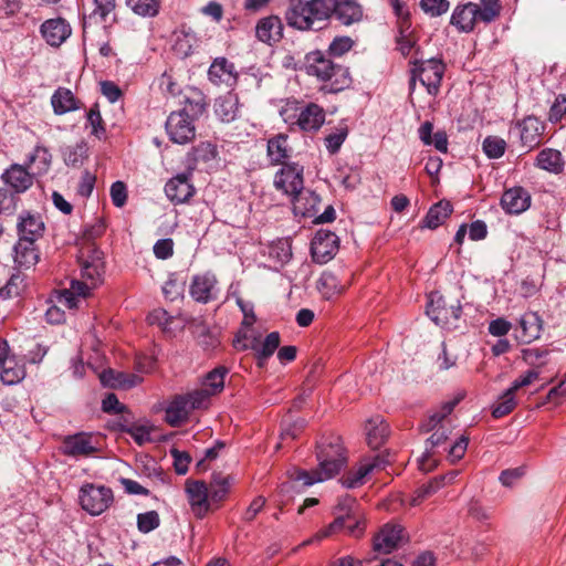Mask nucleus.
<instances>
[{"label": "nucleus", "instance_id": "obj_1", "mask_svg": "<svg viewBox=\"0 0 566 566\" xmlns=\"http://www.w3.org/2000/svg\"><path fill=\"white\" fill-rule=\"evenodd\" d=\"M317 468L311 471L293 468L287 475L293 482H301L303 486L327 481L336 476L346 463L344 448L339 438L317 447Z\"/></svg>", "mask_w": 566, "mask_h": 566}, {"label": "nucleus", "instance_id": "obj_2", "mask_svg": "<svg viewBox=\"0 0 566 566\" xmlns=\"http://www.w3.org/2000/svg\"><path fill=\"white\" fill-rule=\"evenodd\" d=\"M336 0L298 1L286 11L289 25L298 30H321L332 13H335Z\"/></svg>", "mask_w": 566, "mask_h": 566}, {"label": "nucleus", "instance_id": "obj_3", "mask_svg": "<svg viewBox=\"0 0 566 566\" xmlns=\"http://www.w3.org/2000/svg\"><path fill=\"white\" fill-rule=\"evenodd\" d=\"M305 67L308 75L326 83L325 88L328 92H340L352 83L348 69L333 62L329 56L319 51L306 55Z\"/></svg>", "mask_w": 566, "mask_h": 566}, {"label": "nucleus", "instance_id": "obj_4", "mask_svg": "<svg viewBox=\"0 0 566 566\" xmlns=\"http://www.w3.org/2000/svg\"><path fill=\"white\" fill-rule=\"evenodd\" d=\"M206 109L203 98L187 99L182 109L172 112L166 120V132L175 144L185 145L196 137L195 120Z\"/></svg>", "mask_w": 566, "mask_h": 566}, {"label": "nucleus", "instance_id": "obj_5", "mask_svg": "<svg viewBox=\"0 0 566 566\" xmlns=\"http://www.w3.org/2000/svg\"><path fill=\"white\" fill-rule=\"evenodd\" d=\"M462 398L463 395L460 394L454 399L443 402L439 409L429 415L427 421L423 423V429L426 431H433V433L426 441V450L420 461L421 469H430V465L427 464V462L433 455V449L442 446L447 441L449 430L444 427L443 421L453 411L454 407Z\"/></svg>", "mask_w": 566, "mask_h": 566}, {"label": "nucleus", "instance_id": "obj_6", "mask_svg": "<svg viewBox=\"0 0 566 566\" xmlns=\"http://www.w3.org/2000/svg\"><path fill=\"white\" fill-rule=\"evenodd\" d=\"M411 77L409 83L410 95L416 88V81L419 80L426 87L428 94L436 96L439 93L446 66L441 60L428 59L423 61H413Z\"/></svg>", "mask_w": 566, "mask_h": 566}, {"label": "nucleus", "instance_id": "obj_7", "mask_svg": "<svg viewBox=\"0 0 566 566\" xmlns=\"http://www.w3.org/2000/svg\"><path fill=\"white\" fill-rule=\"evenodd\" d=\"M280 114L286 124L297 125L304 132L317 130L325 120L324 109L313 103L298 108L296 102H289Z\"/></svg>", "mask_w": 566, "mask_h": 566}, {"label": "nucleus", "instance_id": "obj_8", "mask_svg": "<svg viewBox=\"0 0 566 566\" xmlns=\"http://www.w3.org/2000/svg\"><path fill=\"white\" fill-rule=\"evenodd\" d=\"M280 334L277 332L270 333L262 343H259L254 332L239 331L233 339V346L238 350L252 349L255 352L259 367H263L266 360L274 354L280 346Z\"/></svg>", "mask_w": 566, "mask_h": 566}, {"label": "nucleus", "instance_id": "obj_9", "mask_svg": "<svg viewBox=\"0 0 566 566\" xmlns=\"http://www.w3.org/2000/svg\"><path fill=\"white\" fill-rule=\"evenodd\" d=\"M78 499L83 510L91 515H99L112 504L113 492L107 486L86 483L80 489Z\"/></svg>", "mask_w": 566, "mask_h": 566}, {"label": "nucleus", "instance_id": "obj_10", "mask_svg": "<svg viewBox=\"0 0 566 566\" xmlns=\"http://www.w3.org/2000/svg\"><path fill=\"white\" fill-rule=\"evenodd\" d=\"M81 272L84 282L88 284V292L96 287L101 282L104 273L103 252L94 244H88L81 252Z\"/></svg>", "mask_w": 566, "mask_h": 566}, {"label": "nucleus", "instance_id": "obj_11", "mask_svg": "<svg viewBox=\"0 0 566 566\" xmlns=\"http://www.w3.org/2000/svg\"><path fill=\"white\" fill-rule=\"evenodd\" d=\"M185 491L193 515L197 518H203L214 505L206 482L187 481Z\"/></svg>", "mask_w": 566, "mask_h": 566}, {"label": "nucleus", "instance_id": "obj_12", "mask_svg": "<svg viewBox=\"0 0 566 566\" xmlns=\"http://www.w3.org/2000/svg\"><path fill=\"white\" fill-rule=\"evenodd\" d=\"M274 186L291 198L297 195L304 188L303 167L298 164L284 165L275 174Z\"/></svg>", "mask_w": 566, "mask_h": 566}, {"label": "nucleus", "instance_id": "obj_13", "mask_svg": "<svg viewBox=\"0 0 566 566\" xmlns=\"http://www.w3.org/2000/svg\"><path fill=\"white\" fill-rule=\"evenodd\" d=\"M338 251V238L328 230H318L311 243L312 258L316 263L325 264Z\"/></svg>", "mask_w": 566, "mask_h": 566}, {"label": "nucleus", "instance_id": "obj_14", "mask_svg": "<svg viewBox=\"0 0 566 566\" xmlns=\"http://www.w3.org/2000/svg\"><path fill=\"white\" fill-rule=\"evenodd\" d=\"M98 450V441L92 434L80 432L64 438L62 452L73 458L91 457Z\"/></svg>", "mask_w": 566, "mask_h": 566}, {"label": "nucleus", "instance_id": "obj_15", "mask_svg": "<svg viewBox=\"0 0 566 566\" xmlns=\"http://www.w3.org/2000/svg\"><path fill=\"white\" fill-rule=\"evenodd\" d=\"M238 71L227 57H216L208 70V80L216 86L232 88L238 82Z\"/></svg>", "mask_w": 566, "mask_h": 566}, {"label": "nucleus", "instance_id": "obj_16", "mask_svg": "<svg viewBox=\"0 0 566 566\" xmlns=\"http://www.w3.org/2000/svg\"><path fill=\"white\" fill-rule=\"evenodd\" d=\"M28 168L27 165L12 164L1 174L2 182L18 196L28 191L34 182Z\"/></svg>", "mask_w": 566, "mask_h": 566}, {"label": "nucleus", "instance_id": "obj_17", "mask_svg": "<svg viewBox=\"0 0 566 566\" xmlns=\"http://www.w3.org/2000/svg\"><path fill=\"white\" fill-rule=\"evenodd\" d=\"M218 293V281L213 273L207 272L193 276L190 285V295L195 301L208 303L217 298Z\"/></svg>", "mask_w": 566, "mask_h": 566}, {"label": "nucleus", "instance_id": "obj_18", "mask_svg": "<svg viewBox=\"0 0 566 566\" xmlns=\"http://www.w3.org/2000/svg\"><path fill=\"white\" fill-rule=\"evenodd\" d=\"M41 34L51 46H60L71 35L72 29L62 18L49 19L41 24Z\"/></svg>", "mask_w": 566, "mask_h": 566}, {"label": "nucleus", "instance_id": "obj_19", "mask_svg": "<svg viewBox=\"0 0 566 566\" xmlns=\"http://www.w3.org/2000/svg\"><path fill=\"white\" fill-rule=\"evenodd\" d=\"M167 198L176 203H184L195 193V187L190 182L187 175L181 174L168 180L165 186Z\"/></svg>", "mask_w": 566, "mask_h": 566}, {"label": "nucleus", "instance_id": "obj_20", "mask_svg": "<svg viewBox=\"0 0 566 566\" xmlns=\"http://www.w3.org/2000/svg\"><path fill=\"white\" fill-rule=\"evenodd\" d=\"M522 145L528 150L538 146L544 132V124L535 116H527L517 124Z\"/></svg>", "mask_w": 566, "mask_h": 566}, {"label": "nucleus", "instance_id": "obj_21", "mask_svg": "<svg viewBox=\"0 0 566 566\" xmlns=\"http://www.w3.org/2000/svg\"><path fill=\"white\" fill-rule=\"evenodd\" d=\"M402 538V528L399 525L386 524L374 537V549L388 554L392 552Z\"/></svg>", "mask_w": 566, "mask_h": 566}, {"label": "nucleus", "instance_id": "obj_22", "mask_svg": "<svg viewBox=\"0 0 566 566\" xmlns=\"http://www.w3.org/2000/svg\"><path fill=\"white\" fill-rule=\"evenodd\" d=\"M542 332V319L535 312L524 313L516 328V338L523 344H530L539 338Z\"/></svg>", "mask_w": 566, "mask_h": 566}, {"label": "nucleus", "instance_id": "obj_23", "mask_svg": "<svg viewBox=\"0 0 566 566\" xmlns=\"http://www.w3.org/2000/svg\"><path fill=\"white\" fill-rule=\"evenodd\" d=\"M101 382L111 388L115 389H130L143 381V377L124 371H115L114 369H106L99 374Z\"/></svg>", "mask_w": 566, "mask_h": 566}, {"label": "nucleus", "instance_id": "obj_24", "mask_svg": "<svg viewBox=\"0 0 566 566\" xmlns=\"http://www.w3.org/2000/svg\"><path fill=\"white\" fill-rule=\"evenodd\" d=\"M388 463L382 455H376L373 459L364 460L358 469L350 472L344 480L343 485L347 489H354L364 483L365 478L375 469H381Z\"/></svg>", "mask_w": 566, "mask_h": 566}, {"label": "nucleus", "instance_id": "obj_25", "mask_svg": "<svg viewBox=\"0 0 566 566\" xmlns=\"http://www.w3.org/2000/svg\"><path fill=\"white\" fill-rule=\"evenodd\" d=\"M530 203L531 197L528 192L521 187L506 190L501 198L502 208L513 214L524 212L530 207Z\"/></svg>", "mask_w": 566, "mask_h": 566}, {"label": "nucleus", "instance_id": "obj_26", "mask_svg": "<svg viewBox=\"0 0 566 566\" xmlns=\"http://www.w3.org/2000/svg\"><path fill=\"white\" fill-rule=\"evenodd\" d=\"M192 408L185 395L176 396L167 406L165 419L171 427H179L188 420Z\"/></svg>", "mask_w": 566, "mask_h": 566}, {"label": "nucleus", "instance_id": "obj_27", "mask_svg": "<svg viewBox=\"0 0 566 566\" xmlns=\"http://www.w3.org/2000/svg\"><path fill=\"white\" fill-rule=\"evenodd\" d=\"M478 12L479 6L475 3L470 2L458 6L451 15V24L461 32H470L473 30L476 20H479Z\"/></svg>", "mask_w": 566, "mask_h": 566}, {"label": "nucleus", "instance_id": "obj_28", "mask_svg": "<svg viewBox=\"0 0 566 566\" xmlns=\"http://www.w3.org/2000/svg\"><path fill=\"white\" fill-rule=\"evenodd\" d=\"M44 231V222L40 216L31 214L25 212L20 216L18 223V232L20 240H30L35 242L42 237Z\"/></svg>", "mask_w": 566, "mask_h": 566}, {"label": "nucleus", "instance_id": "obj_29", "mask_svg": "<svg viewBox=\"0 0 566 566\" xmlns=\"http://www.w3.org/2000/svg\"><path fill=\"white\" fill-rule=\"evenodd\" d=\"M51 105L56 115H64L81 108V102L75 98L71 90L65 87H59L54 91L51 96Z\"/></svg>", "mask_w": 566, "mask_h": 566}, {"label": "nucleus", "instance_id": "obj_30", "mask_svg": "<svg viewBox=\"0 0 566 566\" xmlns=\"http://www.w3.org/2000/svg\"><path fill=\"white\" fill-rule=\"evenodd\" d=\"M335 516L345 515V520L350 523H355V526H348V534L358 536L361 532L360 521L356 514V500L349 495L343 496L338 500L337 505L334 509Z\"/></svg>", "mask_w": 566, "mask_h": 566}, {"label": "nucleus", "instance_id": "obj_31", "mask_svg": "<svg viewBox=\"0 0 566 566\" xmlns=\"http://www.w3.org/2000/svg\"><path fill=\"white\" fill-rule=\"evenodd\" d=\"M214 113L223 123H231L239 116V99L237 95L228 93L214 102Z\"/></svg>", "mask_w": 566, "mask_h": 566}, {"label": "nucleus", "instance_id": "obj_32", "mask_svg": "<svg viewBox=\"0 0 566 566\" xmlns=\"http://www.w3.org/2000/svg\"><path fill=\"white\" fill-rule=\"evenodd\" d=\"M367 443L371 449H378L388 437L387 423L380 416L370 418L365 426Z\"/></svg>", "mask_w": 566, "mask_h": 566}, {"label": "nucleus", "instance_id": "obj_33", "mask_svg": "<svg viewBox=\"0 0 566 566\" xmlns=\"http://www.w3.org/2000/svg\"><path fill=\"white\" fill-rule=\"evenodd\" d=\"M291 199L295 213L302 214L304 217L315 216L317 212V207L321 202L319 197L315 192L304 189L297 195H294Z\"/></svg>", "mask_w": 566, "mask_h": 566}, {"label": "nucleus", "instance_id": "obj_34", "mask_svg": "<svg viewBox=\"0 0 566 566\" xmlns=\"http://www.w3.org/2000/svg\"><path fill=\"white\" fill-rule=\"evenodd\" d=\"M39 261V253L34 242L30 240H20L14 245V263L19 268L30 269Z\"/></svg>", "mask_w": 566, "mask_h": 566}, {"label": "nucleus", "instance_id": "obj_35", "mask_svg": "<svg viewBox=\"0 0 566 566\" xmlns=\"http://www.w3.org/2000/svg\"><path fill=\"white\" fill-rule=\"evenodd\" d=\"M564 159L560 151L553 148L541 150L536 157L535 166L542 170L558 175L564 170Z\"/></svg>", "mask_w": 566, "mask_h": 566}, {"label": "nucleus", "instance_id": "obj_36", "mask_svg": "<svg viewBox=\"0 0 566 566\" xmlns=\"http://www.w3.org/2000/svg\"><path fill=\"white\" fill-rule=\"evenodd\" d=\"M256 38L265 43L276 42L282 36V23L276 17L262 19L255 29Z\"/></svg>", "mask_w": 566, "mask_h": 566}, {"label": "nucleus", "instance_id": "obj_37", "mask_svg": "<svg viewBox=\"0 0 566 566\" xmlns=\"http://www.w3.org/2000/svg\"><path fill=\"white\" fill-rule=\"evenodd\" d=\"M453 208L447 200L433 205L426 214L423 226L429 229H437L451 214Z\"/></svg>", "mask_w": 566, "mask_h": 566}, {"label": "nucleus", "instance_id": "obj_38", "mask_svg": "<svg viewBox=\"0 0 566 566\" xmlns=\"http://www.w3.org/2000/svg\"><path fill=\"white\" fill-rule=\"evenodd\" d=\"M87 294H88V284L83 281L73 280L71 282V289L64 290L59 294L57 302L61 305L72 310L77 306L76 296L85 297Z\"/></svg>", "mask_w": 566, "mask_h": 566}, {"label": "nucleus", "instance_id": "obj_39", "mask_svg": "<svg viewBox=\"0 0 566 566\" xmlns=\"http://www.w3.org/2000/svg\"><path fill=\"white\" fill-rule=\"evenodd\" d=\"M335 14L342 23L349 25L360 20L363 11L360 6L353 0H336Z\"/></svg>", "mask_w": 566, "mask_h": 566}, {"label": "nucleus", "instance_id": "obj_40", "mask_svg": "<svg viewBox=\"0 0 566 566\" xmlns=\"http://www.w3.org/2000/svg\"><path fill=\"white\" fill-rule=\"evenodd\" d=\"M231 484L232 478L230 475H223L222 473L212 474L208 491L213 504H219L227 497Z\"/></svg>", "mask_w": 566, "mask_h": 566}, {"label": "nucleus", "instance_id": "obj_41", "mask_svg": "<svg viewBox=\"0 0 566 566\" xmlns=\"http://www.w3.org/2000/svg\"><path fill=\"white\" fill-rule=\"evenodd\" d=\"M268 156L272 164H283L289 158L287 136L279 134L268 142Z\"/></svg>", "mask_w": 566, "mask_h": 566}, {"label": "nucleus", "instance_id": "obj_42", "mask_svg": "<svg viewBox=\"0 0 566 566\" xmlns=\"http://www.w3.org/2000/svg\"><path fill=\"white\" fill-rule=\"evenodd\" d=\"M427 315L437 324L444 326L449 322V307L446 306L444 300L432 294L427 305Z\"/></svg>", "mask_w": 566, "mask_h": 566}, {"label": "nucleus", "instance_id": "obj_43", "mask_svg": "<svg viewBox=\"0 0 566 566\" xmlns=\"http://www.w3.org/2000/svg\"><path fill=\"white\" fill-rule=\"evenodd\" d=\"M52 156L49 150L43 146H35L32 154L29 155L27 160V167H35L38 174H45L51 165Z\"/></svg>", "mask_w": 566, "mask_h": 566}, {"label": "nucleus", "instance_id": "obj_44", "mask_svg": "<svg viewBox=\"0 0 566 566\" xmlns=\"http://www.w3.org/2000/svg\"><path fill=\"white\" fill-rule=\"evenodd\" d=\"M516 406V398H515V391L512 390L510 387L506 389L499 398L496 403L493 407L492 415L494 418H501L510 412L513 411V409Z\"/></svg>", "mask_w": 566, "mask_h": 566}, {"label": "nucleus", "instance_id": "obj_45", "mask_svg": "<svg viewBox=\"0 0 566 566\" xmlns=\"http://www.w3.org/2000/svg\"><path fill=\"white\" fill-rule=\"evenodd\" d=\"M269 255L280 264L287 263L292 258V247L289 239H280L269 248Z\"/></svg>", "mask_w": 566, "mask_h": 566}, {"label": "nucleus", "instance_id": "obj_46", "mask_svg": "<svg viewBox=\"0 0 566 566\" xmlns=\"http://www.w3.org/2000/svg\"><path fill=\"white\" fill-rule=\"evenodd\" d=\"M227 373L228 369L226 367L213 369L207 375L202 386L208 388L212 395L220 392L224 387V377Z\"/></svg>", "mask_w": 566, "mask_h": 566}, {"label": "nucleus", "instance_id": "obj_47", "mask_svg": "<svg viewBox=\"0 0 566 566\" xmlns=\"http://www.w3.org/2000/svg\"><path fill=\"white\" fill-rule=\"evenodd\" d=\"M127 6L138 15L155 17L159 10L157 0H126Z\"/></svg>", "mask_w": 566, "mask_h": 566}, {"label": "nucleus", "instance_id": "obj_48", "mask_svg": "<svg viewBox=\"0 0 566 566\" xmlns=\"http://www.w3.org/2000/svg\"><path fill=\"white\" fill-rule=\"evenodd\" d=\"M348 526H355V523H350L347 520H345V515H337L335 516V520L325 528L321 530L315 534L313 537V541H319L322 538H326L328 536H332L339 531L346 528L348 531ZM312 542V539H311ZM310 543V541L307 542Z\"/></svg>", "mask_w": 566, "mask_h": 566}, {"label": "nucleus", "instance_id": "obj_49", "mask_svg": "<svg viewBox=\"0 0 566 566\" xmlns=\"http://www.w3.org/2000/svg\"><path fill=\"white\" fill-rule=\"evenodd\" d=\"M86 145L84 143H77L74 146L65 147L63 150V158L67 166H78L83 163L86 157Z\"/></svg>", "mask_w": 566, "mask_h": 566}, {"label": "nucleus", "instance_id": "obj_50", "mask_svg": "<svg viewBox=\"0 0 566 566\" xmlns=\"http://www.w3.org/2000/svg\"><path fill=\"white\" fill-rule=\"evenodd\" d=\"M185 396L187 397L192 410H195L206 408L209 403L210 397L213 395L208 390V388L201 386L200 388L185 394Z\"/></svg>", "mask_w": 566, "mask_h": 566}, {"label": "nucleus", "instance_id": "obj_51", "mask_svg": "<svg viewBox=\"0 0 566 566\" xmlns=\"http://www.w3.org/2000/svg\"><path fill=\"white\" fill-rule=\"evenodd\" d=\"M318 289L329 297L335 293H340L345 286L338 285L337 277L332 272H324L318 280Z\"/></svg>", "mask_w": 566, "mask_h": 566}, {"label": "nucleus", "instance_id": "obj_52", "mask_svg": "<svg viewBox=\"0 0 566 566\" xmlns=\"http://www.w3.org/2000/svg\"><path fill=\"white\" fill-rule=\"evenodd\" d=\"M506 143L500 137L489 136L483 142V150L489 158H500L504 155Z\"/></svg>", "mask_w": 566, "mask_h": 566}, {"label": "nucleus", "instance_id": "obj_53", "mask_svg": "<svg viewBox=\"0 0 566 566\" xmlns=\"http://www.w3.org/2000/svg\"><path fill=\"white\" fill-rule=\"evenodd\" d=\"M18 195L9 188L0 187V214H13L17 210Z\"/></svg>", "mask_w": 566, "mask_h": 566}, {"label": "nucleus", "instance_id": "obj_54", "mask_svg": "<svg viewBox=\"0 0 566 566\" xmlns=\"http://www.w3.org/2000/svg\"><path fill=\"white\" fill-rule=\"evenodd\" d=\"M160 520L156 511L137 515V527L142 533H149L159 526Z\"/></svg>", "mask_w": 566, "mask_h": 566}, {"label": "nucleus", "instance_id": "obj_55", "mask_svg": "<svg viewBox=\"0 0 566 566\" xmlns=\"http://www.w3.org/2000/svg\"><path fill=\"white\" fill-rule=\"evenodd\" d=\"M482 8L479 7L478 19L484 22L493 21L499 14L501 7L497 0H481Z\"/></svg>", "mask_w": 566, "mask_h": 566}, {"label": "nucleus", "instance_id": "obj_56", "mask_svg": "<svg viewBox=\"0 0 566 566\" xmlns=\"http://www.w3.org/2000/svg\"><path fill=\"white\" fill-rule=\"evenodd\" d=\"M422 10L431 17H439L449 10L448 0H421Z\"/></svg>", "mask_w": 566, "mask_h": 566}, {"label": "nucleus", "instance_id": "obj_57", "mask_svg": "<svg viewBox=\"0 0 566 566\" xmlns=\"http://www.w3.org/2000/svg\"><path fill=\"white\" fill-rule=\"evenodd\" d=\"M25 376L22 366L4 367L0 373V379L4 385H14L21 381Z\"/></svg>", "mask_w": 566, "mask_h": 566}, {"label": "nucleus", "instance_id": "obj_58", "mask_svg": "<svg viewBox=\"0 0 566 566\" xmlns=\"http://www.w3.org/2000/svg\"><path fill=\"white\" fill-rule=\"evenodd\" d=\"M237 304L243 313L242 328L240 331H249L251 333V331H253L251 327L255 322L253 305L244 302L241 297H237Z\"/></svg>", "mask_w": 566, "mask_h": 566}, {"label": "nucleus", "instance_id": "obj_59", "mask_svg": "<svg viewBox=\"0 0 566 566\" xmlns=\"http://www.w3.org/2000/svg\"><path fill=\"white\" fill-rule=\"evenodd\" d=\"M184 284L178 282L175 275H170L163 286V293L169 301H175L182 295Z\"/></svg>", "mask_w": 566, "mask_h": 566}, {"label": "nucleus", "instance_id": "obj_60", "mask_svg": "<svg viewBox=\"0 0 566 566\" xmlns=\"http://www.w3.org/2000/svg\"><path fill=\"white\" fill-rule=\"evenodd\" d=\"M441 486L442 484L440 481H438V479H434L430 483L422 485L417 490L416 496L412 497L411 505L416 506L420 504L422 500L436 493Z\"/></svg>", "mask_w": 566, "mask_h": 566}, {"label": "nucleus", "instance_id": "obj_61", "mask_svg": "<svg viewBox=\"0 0 566 566\" xmlns=\"http://www.w3.org/2000/svg\"><path fill=\"white\" fill-rule=\"evenodd\" d=\"M148 322L153 325L160 326L164 331L169 329L172 316L164 308H156L148 315Z\"/></svg>", "mask_w": 566, "mask_h": 566}, {"label": "nucleus", "instance_id": "obj_62", "mask_svg": "<svg viewBox=\"0 0 566 566\" xmlns=\"http://www.w3.org/2000/svg\"><path fill=\"white\" fill-rule=\"evenodd\" d=\"M564 115H566V95L560 94L556 97L549 109L548 119L552 123H557L564 117Z\"/></svg>", "mask_w": 566, "mask_h": 566}, {"label": "nucleus", "instance_id": "obj_63", "mask_svg": "<svg viewBox=\"0 0 566 566\" xmlns=\"http://www.w3.org/2000/svg\"><path fill=\"white\" fill-rule=\"evenodd\" d=\"M353 46V41L347 38H336L328 48V55L340 56L348 52Z\"/></svg>", "mask_w": 566, "mask_h": 566}, {"label": "nucleus", "instance_id": "obj_64", "mask_svg": "<svg viewBox=\"0 0 566 566\" xmlns=\"http://www.w3.org/2000/svg\"><path fill=\"white\" fill-rule=\"evenodd\" d=\"M469 444V438L461 436L450 448L448 457L451 462L459 461L463 458Z\"/></svg>", "mask_w": 566, "mask_h": 566}]
</instances>
